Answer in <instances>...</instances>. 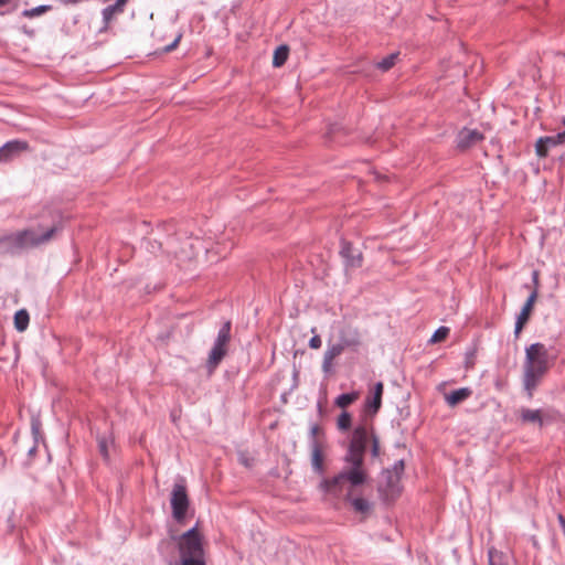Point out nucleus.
Masks as SVG:
<instances>
[{"mask_svg":"<svg viewBox=\"0 0 565 565\" xmlns=\"http://www.w3.org/2000/svg\"><path fill=\"white\" fill-rule=\"evenodd\" d=\"M366 425H358L352 433L347 454L343 458L348 465L337 476L323 479L320 487L328 493L338 495L345 483L352 488L364 484L367 480V472L364 468V455L369 439H371Z\"/></svg>","mask_w":565,"mask_h":565,"instance_id":"1","label":"nucleus"},{"mask_svg":"<svg viewBox=\"0 0 565 565\" xmlns=\"http://www.w3.org/2000/svg\"><path fill=\"white\" fill-rule=\"evenodd\" d=\"M548 354L544 344L536 342L525 350L523 385L530 397L548 370Z\"/></svg>","mask_w":565,"mask_h":565,"instance_id":"2","label":"nucleus"},{"mask_svg":"<svg viewBox=\"0 0 565 565\" xmlns=\"http://www.w3.org/2000/svg\"><path fill=\"white\" fill-rule=\"evenodd\" d=\"M61 230V223L53 224L41 234L34 230H25L0 238V252L14 254L25 247H34L47 243Z\"/></svg>","mask_w":565,"mask_h":565,"instance_id":"3","label":"nucleus"},{"mask_svg":"<svg viewBox=\"0 0 565 565\" xmlns=\"http://www.w3.org/2000/svg\"><path fill=\"white\" fill-rule=\"evenodd\" d=\"M172 540L178 542L180 565H206L203 536L198 524L180 536H172Z\"/></svg>","mask_w":565,"mask_h":565,"instance_id":"4","label":"nucleus"},{"mask_svg":"<svg viewBox=\"0 0 565 565\" xmlns=\"http://www.w3.org/2000/svg\"><path fill=\"white\" fill-rule=\"evenodd\" d=\"M172 516L178 523H183L190 505L186 487L183 483H175L171 492Z\"/></svg>","mask_w":565,"mask_h":565,"instance_id":"5","label":"nucleus"},{"mask_svg":"<svg viewBox=\"0 0 565 565\" xmlns=\"http://www.w3.org/2000/svg\"><path fill=\"white\" fill-rule=\"evenodd\" d=\"M382 476L385 481L379 484V494L385 503H392L402 492L401 477L393 475L391 469H384Z\"/></svg>","mask_w":565,"mask_h":565,"instance_id":"6","label":"nucleus"},{"mask_svg":"<svg viewBox=\"0 0 565 565\" xmlns=\"http://www.w3.org/2000/svg\"><path fill=\"white\" fill-rule=\"evenodd\" d=\"M340 256L343 258L345 268H360L363 265V254L362 250L358 247H354L353 244L345 238H341L340 241Z\"/></svg>","mask_w":565,"mask_h":565,"instance_id":"7","label":"nucleus"},{"mask_svg":"<svg viewBox=\"0 0 565 565\" xmlns=\"http://www.w3.org/2000/svg\"><path fill=\"white\" fill-rule=\"evenodd\" d=\"M29 150L30 145L28 141L20 139L10 140L0 147V163L10 162Z\"/></svg>","mask_w":565,"mask_h":565,"instance_id":"8","label":"nucleus"},{"mask_svg":"<svg viewBox=\"0 0 565 565\" xmlns=\"http://www.w3.org/2000/svg\"><path fill=\"white\" fill-rule=\"evenodd\" d=\"M536 299H537V291H536V289H533V291L527 297L525 303L523 305V307L521 309V312L519 313V316L516 318L515 327H514V337L515 338H519L521 331L523 330L525 324L529 322Z\"/></svg>","mask_w":565,"mask_h":565,"instance_id":"9","label":"nucleus"},{"mask_svg":"<svg viewBox=\"0 0 565 565\" xmlns=\"http://www.w3.org/2000/svg\"><path fill=\"white\" fill-rule=\"evenodd\" d=\"M565 141V130L554 136H545L537 139L535 143V152L537 157L545 158L548 154V150L553 147L562 145Z\"/></svg>","mask_w":565,"mask_h":565,"instance_id":"10","label":"nucleus"},{"mask_svg":"<svg viewBox=\"0 0 565 565\" xmlns=\"http://www.w3.org/2000/svg\"><path fill=\"white\" fill-rule=\"evenodd\" d=\"M384 392V385L382 382L374 384L371 394L365 398L364 411L367 415L374 416L379 413L382 406V396Z\"/></svg>","mask_w":565,"mask_h":565,"instance_id":"11","label":"nucleus"},{"mask_svg":"<svg viewBox=\"0 0 565 565\" xmlns=\"http://www.w3.org/2000/svg\"><path fill=\"white\" fill-rule=\"evenodd\" d=\"M483 139V135L477 129H461L457 135V147L466 150Z\"/></svg>","mask_w":565,"mask_h":565,"instance_id":"12","label":"nucleus"},{"mask_svg":"<svg viewBox=\"0 0 565 565\" xmlns=\"http://www.w3.org/2000/svg\"><path fill=\"white\" fill-rule=\"evenodd\" d=\"M311 447V467L312 470L319 475L323 476L326 473V466H324V454L323 450L326 448V445H320L318 441L310 443Z\"/></svg>","mask_w":565,"mask_h":565,"instance_id":"13","label":"nucleus"},{"mask_svg":"<svg viewBox=\"0 0 565 565\" xmlns=\"http://www.w3.org/2000/svg\"><path fill=\"white\" fill-rule=\"evenodd\" d=\"M127 2L128 0H116L114 4H110L103 9L102 14L104 26L100 29V31H106L115 15L120 14L125 11Z\"/></svg>","mask_w":565,"mask_h":565,"instance_id":"14","label":"nucleus"},{"mask_svg":"<svg viewBox=\"0 0 565 565\" xmlns=\"http://www.w3.org/2000/svg\"><path fill=\"white\" fill-rule=\"evenodd\" d=\"M349 489L344 495V500L350 502L355 512L367 514L371 512L372 504L364 498L353 497V492L356 488H352L350 483Z\"/></svg>","mask_w":565,"mask_h":565,"instance_id":"15","label":"nucleus"},{"mask_svg":"<svg viewBox=\"0 0 565 565\" xmlns=\"http://www.w3.org/2000/svg\"><path fill=\"white\" fill-rule=\"evenodd\" d=\"M338 344L341 345L343 350L358 347L360 344V338L356 330L351 328L341 329Z\"/></svg>","mask_w":565,"mask_h":565,"instance_id":"16","label":"nucleus"},{"mask_svg":"<svg viewBox=\"0 0 565 565\" xmlns=\"http://www.w3.org/2000/svg\"><path fill=\"white\" fill-rule=\"evenodd\" d=\"M344 350L341 345L338 343L329 345L327 351L323 354V361H322V370L323 372L328 373L331 371L332 362L335 358L342 354Z\"/></svg>","mask_w":565,"mask_h":565,"instance_id":"17","label":"nucleus"},{"mask_svg":"<svg viewBox=\"0 0 565 565\" xmlns=\"http://www.w3.org/2000/svg\"><path fill=\"white\" fill-rule=\"evenodd\" d=\"M226 354L227 349H222L213 345L206 361V367L209 370V373H213L215 371V369L220 365V363L222 362Z\"/></svg>","mask_w":565,"mask_h":565,"instance_id":"18","label":"nucleus"},{"mask_svg":"<svg viewBox=\"0 0 565 565\" xmlns=\"http://www.w3.org/2000/svg\"><path fill=\"white\" fill-rule=\"evenodd\" d=\"M472 391L469 387H461L445 395L447 404L451 407L469 398Z\"/></svg>","mask_w":565,"mask_h":565,"instance_id":"19","label":"nucleus"},{"mask_svg":"<svg viewBox=\"0 0 565 565\" xmlns=\"http://www.w3.org/2000/svg\"><path fill=\"white\" fill-rule=\"evenodd\" d=\"M231 321H225L221 329L218 330L217 337L214 342V347L227 349L228 343L231 341Z\"/></svg>","mask_w":565,"mask_h":565,"instance_id":"20","label":"nucleus"},{"mask_svg":"<svg viewBox=\"0 0 565 565\" xmlns=\"http://www.w3.org/2000/svg\"><path fill=\"white\" fill-rule=\"evenodd\" d=\"M520 419L522 423L537 424L540 427L544 424L542 412L540 409L522 408L520 412Z\"/></svg>","mask_w":565,"mask_h":565,"instance_id":"21","label":"nucleus"},{"mask_svg":"<svg viewBox=\"0 0 565 565\" xmlns=\"http://www.w3.org/2000/svg\"><path fill=\"white\" fill-rule=\"evenodd\" d=\"M288 55H289V46L286 44L279 45L274 52L273 65L275 67H281L286 63Z\"/></svg>","mask_w":565,"mask_h":565,"instance_id":"22","label":"nucleus"},{"mask_svg":"<svg viewBox=\"0 0 565 565\" xmlns=\"http://www.w3.org/2000/svg\"><path fill=\"white\" fill-rule=\"evenodd\" d=\"M29 321L30 316L25 309H20L14 313V328L19 332H23L28 329Z\"/></svg>","mask_w":565,"mask_h":565,"instance_id":"23","label":"nucleus"},{"mask_svg":"<svg viewBox=\"0 0 565 565\" xmlns=\"http://www.w3.org/2000/svg\"><path fill=\"white\" fill-rule=\"evenodd\" d=\"M358 398H359V393L353 391L351 393H344V394L339 395L335 398L334 404H335V406L344 409L348 406H350L352 403H354Z\"/></svg>","mask_w":565,"mask_h":565,"instance_id":"24","label":"nucleus"},{"mask_svg":"<svg viewBox=\"0 0 565 565\" xmlns=\"http://www.w3.org/2000/svg\"><path fill=\"white\" fill-rule=\"evenodd\" d=\"M398 57V53H392L376 63V67L383 72L390 71Z\"/></svg>","mask_w":565,"mask_h":565,"instance_id":"25","label":"nucleus"},{"mask_svg":"<svg viewBox=\"0 0 565 565\" xmlns=\"http://www.w3.org/2000/svg\"><path fill=\"white\" fill-rule=\"evenodd\" d=\"M337 426H338L339 430H342V431L349 430L352 426L351 414L348 413L347 411H343L338 417Z\"/></svg>","mask_w":565,"mask_h":565,"instance_id":"26","label":"nucleus"},{"mask_svg":"<svg viewBox=\"0 0 565 565\" xmlns=\"http://www.w3.org/2000/svg\"><path fill=\"white\" fill-rule=\"evenodd\" d=\"M310 443L318 441L320 445H326V437L322 428L318 424H312L310 427Z\"/></svg>","mask_w":565,"mask_h":565,"instance_id":"27","label":"nucleus"},{"mask_svg":"<svg viewBox=\"0 0 565 565\" xmlns=\"http://www.w3.org/2000/svg\"><path fill=\"white\" fill-rule=\"evenodd\" d=\"M488 558V565H508L504 561L503 553L497 551L494 547L489 548Z\"/></svg>","mask_w":565,"mask_h":565,"instance_id":"28","label":"nucleus"},{"mask_svg":"<svg viewBox=\"0 0 565 565\" xmlns=\"http://www.w3.org/2000/svg\"><path fill=\"white\" fill-rule=\"evenodd\" d=\"M51 9H52L51 6L42 4V6H38L35 8H32V9L23 10L22 15L25 18H34V17H38V15L49 12Z\"/></svg>","mask_w":565,"mask_h":565,"instance_id":"29","label":"nucleus"},{"mask_svg":"<svg viewBox=\"0 0 565 565\" xmlns=\"http://www.w3.org/2000/svg\"><path fill=\"white\" fill-rule=\"evenodd\" d=\"M113 443L107 436H97V445L99 454L104 457V459H108V445Z\"/></svg>","mask_w":565,"mask_h":565,"instance_id":"30","label":"nucleus"},{"mask_svg":"<svg viewBox=\"0 0 565 565\" xmlns=\"http://www.w3.org/2000/svg\"><path fill=\"white\" fill-rule=\"evenodd\" d=\"M449 328L448 327H439L435 332L434 334L431 335L429 342L431 343H438V342H441L444 341L448 334H449Z\"/></svg>","mask_w":565,"mask_h":565,"instance_id":"31","label":"nucleus"},{"mask_svg":"<svg viewBox=\"0 0 565 565\" xmlns=\"http://www.w3.org/2000/svg\"><path fill=\"white\" fill-rule=\"evenodd\" d=\"M381 454L380 440L371 427V456L377 458Z\"/></svg>","mask_w":565,"mask_h":565,"instance_id":"32","label":"nucleus"},{"mask_svg":"<svg viewBox=\"0 0 565 565\" xmlns=\"http://www.w3.org/2000/svg\"><path fill=\"white\" fill-rule=\"evenodd\" d=\"M31 431L34 438L35 444H38L39 438L41 437V422L38 418H32L31 420Z\"/></svg>","mask_w":565,"mask_h":565,"instance_id":"33","label":"nucleus"},{"mask_svg":"<svg viewBox=\"0 0 565 565\" xmlns=\"http://www.w3.org/2000/svg\"><path fill=\"white\" fill-rule=\"evenodd\" d=\"M404 469H405V462L403 459H401L394 463V466L391 470L393 471V475L401 477L402 473L404 472Z\"/></svg>","mask_w":565,"mask_h":565,"instance_id":"34","label":"nucleus"},{"mask_svg":"<svg viewBox=\"0 0 565 565\" xmlns=\"http://www.w3.org/2000/svg\"><path fill=\"white\" fill-rule=\"evenodd\" d=\"M321 338L318 335V334H315L310 340H309V347L311 349H319L321 347Z\"/></svg>","mask_w":565,"mask_h":565,"instance_id":"35","label":"nucleus"},{"mask_svg":"<svg viewBox=\"0 0 565 565\" xmlns=\"http://www.w3.org/2000/svg\"><path fill=\"white\" fill-rule=\"evenodd\" d=\"M341 129H342V127L339 124L330 125L327 135L331 137V136L338 134Z\"/></svg>","mask_w":565,"mask_h":565,"instance_id":"36","label":"nucleus"},{"mask_svg":"<svg viewBox=\"0 0 565 565\" xmlns=\"http://www.w3.org/2000/svg\"><path fill=\"white\" fill-rule=\"evenodd\" d=\"M160 226H162V228L168 232V235L171 236L175 233L174 231V225L172 223H163L161 224Z\"/></svg>","mask_w":565,"mask_h":565,"instance_id":"37","label":"nucleus"},{"mask_svg":"<svg viewBox=\"0 0 565 565\" xmlns=\"http://www.w3.org/2000/svg\"><path fill=\"white\" fill-rule=\"evenodd\" d=\"M180 39H181V35H178L172 43H170L169 45H167L164 47V52H171L172 50H174L177 47Z\"/></svg>","mask_w":565,"mask_h":565,"instance_id":"38","label":"nucleus"},{"mask_svg":"<svg viewBox=\"0 0 565 565\" xmlns=\"http://www.w3.org/2000/svg\"><path fill=\"white\" fill-rule=\"evenodd\" d=\"M532 278H533L534 289L537 290V288H539V271L537 270L533 271Z\"/></svg>","mask_w":565,"mask_h":565,"instance_id":"39","label":"nucleus"},{"mask_svg":"<svg viewBox=\"0 0 565 565\" xmlns=\"http://www.w3.org/2000/svg\"><path fill=\"white\" fill-rule=\"evenodd\" d=\"M557 520L565 535V516L563 514H558Z\"/></svg>","mask_w":565,"mask_h":565,"instance_id":"40","label":"nucleus"},{"mask_svg":"<svg viewBox=\"0 0 565 565\" xmlns=\"http://www.w3.org/2000/svg\"><path fill=\"white\" fill-rule=\"evenodd\" d=\"M239 461L246 466V467H249V460L247 458H245L243 455H241V458H239Z\"/></svg>","mask_w":565,"mask_h":565,"instance_id":"41","label":"nucleus"},{"mask_svg":"<svg viewBox=\"0 0 565 565\" xmlns=\"http://www.w3.org/2000/svg\"><path fill=\"white\" fill-rule=\"evenodd\" d=\"M472 356H473V352L467 353V367L471 366L472 363L469 360H471Z\"/></svg>","mask_w":565,"mask_h":565,"instance_id":"42","label":"nucleus"},{"mask_svg":"<svg viewBox=\"0 0 565 565\" xmlns=\"http://www.w3.org/2000/svg\"><path fill=\"white\" fill-rule=\"evenodd\" d=\"M35 451H36V444L29 449V455L33 456L35 454Z\"/></svg>","mask_w":565,"mask_h":565,"instance_id":"43","label":"nucleus"},{"mask_svg":"<svg viewBox=\"0 0 565 565\" xmlns=\"http://www.w3.org/2000/svg\"><path fill=\"white\" fill-rule=\"evenodd\" d=\"M154 244H157V248L158 249H161L162 248V242L158 241V239H154Z\"/></svg>","mask_w":565,"mask_h":565,"instance_id":"44","label":"nucleus"},{"mask_svg":"<svg viewBox=\"0 0 565 565\" xmlns=\"http://www.w3.org/2000/svg\"><path fill=\"white\" fill-rule=\"evenodd\" d=\"M9 2H10V0H0V6H4V4L9 3Z\"/></svg>","mask_w":565,"mask_h":565,"instance_id":"45","label":"nucleus"},{"mask_svg":"<svg viewBox=\"0 0 565 565\" xmlns=\"http://www.w3.org/2000/svg\"><path fill=\"white\" fill-rule=\"evenodd\" d=\"M25 33H28L29 35H33V31H30V30H26Z\"/></svg>","mask_w":565,"mask_h":565,"instance_id":"46","label":"nucleus"},{"mask_svg":"<svg viewBox=\"0 0 565 565\" xmlns=\"http://www.w3.org/2000/svg\"><path fill=\"white\" fill-rule=\"evenodd\" d=\"M563 124H564V126H565V118L563 119Z\"/></svg>","mask_w":565,"mask_h":565,"instance_id":"47","label":"nucleus"}]
</instances>
